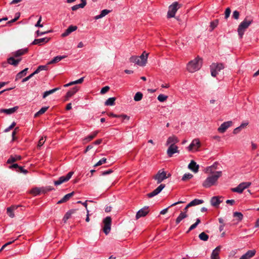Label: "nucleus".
Listing matches in <instances>:
<instances>
[{
    "label": "nucleus",
    "instance_id": "1",
    "mask_svg": "<svg viewBox=\"0 0 259 259\" xmlns=\"http://www.w3.org/2000/svg\"><path fill=\"white\" fill-rule=\"evenodd\" d=\"M222 175V171L221 170H219L218 171H216L214 175H211V176H208L203 182V187L207 188L214 185L218 181V179L221 177Z\"/></svg>",
    "mask_w": 259,
    "mask_h": 259
},
{
    "label": "nucleus",
    "instance_id": "2",
    "mask_svg": "<svg viewBox=\"0 0 259 259\" xmlns=\"http://www.w3.org/2000/svg\"><path fill=\"white\" fill-rule=\"evenodd\" d=\"M253 19L249 17H246L240 23L237 28L238 35L240 38L243 37L244 32L249 26L252 23Z\"/></svg>",
    "mask_w": 259,
    "mask_h": 259
},
{
    "label": "nucleus",
    "instance_id": "3",
    "mask_svg": "<svg viewBox=\"0 0 259 259\" xmlns=\"http://www.w3.org/2000/svg\"><path fill=\"white\" fill-rule=\"evenodd\" d=\"M148 54L144 52L140 56H132L130 58L131 62L134 63L138 65L143 66H145L147 63Z\"/></svg>",
    "mask_w": 259,
    "mask_h": 259
},
{
    "label": "nucleus",
    "instance_id": "4",
    "mask_svg": "<svg viewBox=\"0 0 259 259\" xmlns=\"http://www.w3.org/2000/svg\"><path fill=\"white\" fill-rule=\"evenodd\" d=\"M202 60L199 58H196L191 61L187 64V69L190 72H194L201 67Z\"/></svg>",
    "mask_w": 259,
    "mask_h": 259
},
{
    "label": "nucleus",
    "instance_id": "5",
    "mask_svg": "<svg viewBox=\"0 0 259 259\" xmlns=\"http://www.w3.org/2000/svg\"><path fill=\"white\" fill-rule=\"evenodd\" d=\"M224 68V65L222 63H212L210 65L211 74L213 77H215L219 71Z\"/></svg>",
    "mask_w": 259,
    "mask_h": 259
},
{
    "label": "nucleus",
    "instance_id": "6",
    "mask_svg": "<svg viewBox=\"0 0 259 259\" xmlns=\"http://www.w3.org/2000/svg\"><path fill=\"white\" fill-rule=\"evenodd\" d=\"M251 183L249 182H242L238 185L236 187L231 189V191L234 192H237L238 193H242L244 190L248 188Z\"/></svg>",
    "mask_w": 259,
    "mask_h": 259
},
{
    "label": "nucleus",
    "instance_id": "7",
    "mask_svg": "<svg viewBox=\"0 0 259 259\" xmlns=\"http://www.w3.org/2000/svg\"><path fill=\"white\" fill-rule=\"evenodd\" d=\"M178 6L179 4L178 2H174L169 6L167 12V18H170L175 17L177 10L179 8Z\"/></svg>",
    "mask_w": 259,
    "mask_h": 259
},
{
    "label": "nucleus",
    "instance_id": "8",
    "mask_svg": "<svg viewBox=\"0 0 259 259\" xmlns=\"http://www.w3.org/2000/svg\"><path fill=\"white\" fill-rule=\"evenodd\" d=\"M153 179L157 181V184H160L167 179L166 173L163 169H160L153 177Z\"/></svg>",
    "mask_w": 259,
    "mask_h": 259
},
{
    "label": "nucleus",
    "instance_id": "9",
    "mask_svg": "<svg viewBox=\"0 0 259 259\" xmlns=\"http://www.w3.org/2000/svg\"><path fill=\"white\" fill-rule=\"evenodd\" d=\"M103 231L106 235L109 233L111 230V218L110 217H106L103 220Z\"/></svg>",
    "mask_w": 259,
    "mask_h": 259
},
{
    "label": "nucleus",
    "instance_id": "10",
    "mask_svg": "<svg viewBox=\"0 0 259 259\" xmlns=\"http://www.w3.org/2000/svg\"><path fill=\"white\" fill-rule=\"evenodd\" d=\"M73 174V171H70L66 176L60 177L58 180L54 181L55 185L58 186L64 182H67L71 178Z\"/></svg>",
    "mask_w": 259,
    "mask_h": 259
},
{
    "label": "nucleus",
    "instance_id": "11",
    "mask_svg": "<svg viewBox=\"0 0 259 259\" xmlns=\"http://www.w3.org/2000/svg\"><path fill=\"white\" fill-rule=\"evenodd\" d=\"M219 163L217 162H215L212 165L209 166H207L205 168V172L211 175H214L217 171L216 170L218 169V165Z\"/></svg>",
    "mask_w": 259,
    "mask_h": 259
},
{
    "label": "nucleus",
    "instance_id": "12",
    "mask_svg": "<svg viewBox=\"0 0 259 259\" xmlns=\"http://www.w3.org/2000/svg\"><path fill=\"white\" fill-rule=\"evenodd\" d=\"M149 209L148 206H145L144 207L140 209L136 215V220H138L140 218L145 217L149 212Z\"/></svg>",
    "mask_w": 259,
    "mask_h": 259
},
{
    "label": "nucleus",
    "instance_id": "13",
    "mask_svg": "<svg viewBox=\"0 0 259 259\" xmlns=\"http://www.w3.org/2000/svg\"><path fill=\"white\" fill-rule=\"evenodd\" d=\"M177 153H179L178 147L177 145L174 144H172V145H169V147L167 150V155L169 157H171L172 156L173 154Z\"/></svg>",
    "mask_w": 259,
    "mask_h": 259
},
{
    "label": "nucleus",
    "instance_id": "14",
    "mask_svg": "<svg viewBox=\"0 0 259 259\" xmlns=\"http://www.w3.org/2000/svg\"><path fill=\"white\" fill-rule=\"evenodd\" d=\"M165 187L164 184H160L156 189L153 190L151 193L147 194V196L149 198H152L157 194H158Z\"/></svg>",
    "mask_w": 259,
    "mask_h": 259
},
{
    "label": "nucleus",
    "instance_id": "15",
    "mask_svg": "<svg viewBox=\"0 0 259 259\" xmlns=\"http://www.w3.org/2000/svg\"><path fill=\"white\" fill-rule=\"evenodd\" d=\"M200 146V143L198 139H194L189 146L188 147L189 151H191L193 149L197 150Z\"/></svg>",
    "mask_w": 259,
    "mask_h": 259
},
{
    "label": "nucleus",
    "instance_id": "16",
    "mask_svg": "<svg viewBox=\"0 0 259 259\" xmlns=\"http://www.w3.org/2000/svg\"><path fill=\"white\" fill-rule=\"evenodd\" d=\"M232 124L231 121L224 122L218 128V131L221 133H224L228 128L231 126Z\"/></svg>",
    "mask_w": 259,
    "mask_h": 259
},
{
    "label": "nucleus",
    "instance_id": "17",
    "mask_svg": "<svg viewBox=\"0 0 259 259\" xmlns=\"http://www.w3.org/2000/svg\"><path fill=\"white\" fill-rule=\"evenodd\" d=\"M221 249V246H218L213 250L210 256L211 259H221L219 256Z\"/></svg>",
    "mask_w": 259,
    "mask_h": 259
},
{
    "label": "nucleus",
    "instance_id": "18",
    "mask_svg": "<svg viewBox=\"0 0 259 259\" xmlns=\"http://www.w3.org/2000/svg\"><path fill=\"white\" fill-rule=\"evenodd\" d=\"M77 28V27L76 26L70 25L65 31V32L61 34V36L63 37H66L69 35L71 32L75 31Z\"/></svg>",
    "mask_w": 259,
    "mask_h": 259
},
{
    "label": "nucleus",
    "instance_id": "19",
    "mask_svg": "<svg viewBox=\"0 0 259 259\" xmlns=\"http://www.w3.org/2000/svg\"><path fill=\"white\" fill-rule=\"evenodd\" d=\"M99 133V131H96L91 133L90 135L84 138L83 140V144H85L92 140Z\"/></svg>",
    "mask_w": 259,
    "mask_h": 259
},
{
    "label": "nucleus",
    "instance_id": "20",
    "mask_svg": "<svg viewBox=\"0 0 259 259\" xmlns=\"http://www.w3.org/2000/svg\"><path fill=\"white\" fill-rule=\"evenodd\" d=\"M28 52L27 48H24L18 50L13 53V55L14 57L18 58L20 56L23 55L27 53Z\"/></svg>",
    "mask_w": 259,
    "mask_h": 259
},
{
    "label": "nucleus",
    "instance_id": "21",
    "mask_svg": "<svg viewBox=\"0 0 259 259\" xmlns=\"http://www.w3.org/2000/svg\"><path fill=\"white\" fill-rule=\"evenodd\" d=\"M188 168L194 172H197L199 169V165L193 160H192L188 165Z\"/></svg>",
    "mask_w": 259,
    "mask_h": 259
},
{
    "label": "nucleus",
    "instance_id": "22",
    "mask_svg": "<svg viewBox=\"0 0 259 259\" xmlns=\"http://www.w3.org/2000/svg\"><path fill=\"white\" fill-rule=\"evenodd\" d=\"M21 60V58H18L15 59L14 57H11L8 59L7 62L10 65L17 66Z\"/></svg>",
    "mask_w": 259,
    "mask_h": 259
},
{
    "label": "nucleus",
    "instance_id": "23",
    "mask_svg": "<svg viewBox=\"0 0 259 259\" xmlns=\"http://www.w3.org/2000/svg\"><path fill=\"white\" fill-rule=\"evenodd\" d=\"M78 90L77 87H75L69 91L65 96V101L68 100L70 97L74 95Z\"/></svg>",
    "mask_w": 259,
    "mask_h": 259
},
{
    "label": "nucleus",
    "instance_id": "24",
    "mask_svg": "<svg viewBox=\"0 0 259 259\" xmlns=\"http://www.w3.org/2000/svg\"><path fill=\"white\" fill-rule=\"evenodd\" d=\"M179 142L178 139L175 136H172L169 137L166 141V145H172V144L175 145Z\"/></svg>",
    "mask_w": 259,
    "mask_h": 259
},
{
    "label": "nucleus",
    "instance_id": "25",
    "mask_svg": "<svg viewBox=\"0 0 259 259\" xmlns=\"http://www.w3.org/2000/svg\"><path fill=\"white\" fill-rule=\"evenodd\" d=\"M50 38L48 37H44L38 39H35L32 42V45H40L43 43H46L49 41Z\"/></svg>",
    "mask_w": 259,
    "mask_h": 259
},
{
    "label": "nucleus",
    "instance_id": "26",
    "mask_svg": "<svg viewBox=\"0 0 259 259\" xmlns=\"http://www.w3.org/2000/svg\"><path fill=\"white\" fill-rule=\"evenodd\" d=\"M22 159V157L20 155H11L9 158L7 160L8 163H12L17 161L20 160Z\"/></svg>",
    "mask_w": 259,
    "mask_h": 259
},
{
    "label": "nucleus",
    "instance_id": "27",
    "mask_svg": "<svg viewBox=\"0 0 259 259\" xmlns=\"http://www.w3.org/2000/svg\"><path fill=\"white\" fill-rule=\"evenodd\" d=\"M66 57V56L63 55V56H57L55 57H54L51 61L47 63V65H50L52 64L56 63L57 62H59L61 60L65 58Z\"/></svg>",
    "mask_w": 259,
    "mask_h": 259
},
{
    "label": "nucleus",
    "instance_id": "28",
    "mask_svg": "<svg viewBox=\"0 0 259 259\" xmlns=\"http://www.w3.org/2000/svg\"><path fill=\"white\" fill-rule=\"evenodd\" d=\"M210 203L212 206L217 207L221 203V201L218 197L213 196L211 199Z\"/></svg>",
    "mask_w": 259,
    "mask_h": 259
},
{
    "label": "nucleus",
    "instance_id": "29",
    "mask_svg": "<svg viewBox=\"0 0 259 259\" xmlns=\"http://www.w3.org/2000/svg\"><path fill=\"white\" fill-rule=\"evenodd\" d=\"M74 192H72L71 193H68L65 195L61 200H60L57 204H60L62 203L66 202L72 196L74 195Z\"/></svg>",
    "mask_w": 259,
    "mask_h": 259
},
{
    "label": "nucleus",
    "instance_id": "30",
    "mask_svg": "<svg viewBox=\"0 0 259 259\" xmlns=\"http://www.w3.org/2000/svg\"><path fill=\"white\" fill-rule=\"evenodd\" d=\"M18 109V106H15L9 109H3L1 110L2 112H4L7 114H11L14 113Z\"/></svg>",
    "mask_w": 259,
    "mask_h": 259
},
{
    "label": "nucleus",
    "instance_id": "31",
    "mask_svg": "<svg viewBox=\"0 0 259 259\" xmlns=\"http://www.w3.org/2000/svg\"><path fill=\"white\" fill-rule=\"evenodd\" d=\"M27 70L28 68H26L24 70L19 72L16 76L15 81L19 80V79L22 78L24 76L26 75Z\"/></svg>",
    "mask_w": 259,
    "mask_h": 259
},
{
    "label": "nucleus",
    "instance_id": "32",
    "mask_svg": "<svg viewBox=\"0 0 259 259\" xmlns=\"http://www.w3.org/2000/svg\"><path fill=\"white\" fill-rule=\"evenodd\" d=\"M188 217V215L187 213H186V212H183L182 211L179 215L178 217V218L176 219V223L177 224H179L181 221L183 220L184 219L187 218Z\"/></svg>",
    "mask_w": 259,
    "mask_h": 259
},
{
    "label": "nucleus",
    "instance_id": "33",
    "mask_svg": "<svg viewBox=\"0 0 259 259\" xmlns=\"http://www.w3.org/2000/svg\"><path fill=\"white\" fill-rule=\"evenodd\" d=\"M17 208V207L15 206H12L8 207L7 209V212L8 215L11 218L14 217L15 214L13 212V211L15 209H16Z\"/></svg>",
    "mask_w": 259,
    "mask_h": 259
},
{
    "label": "nucleus",
    "instance_id": "34",
    "mask_svg": "<svg viewBox=\"0 0 259 259\" xmlns=\"http://www.w3.org/2000/svg\"><path fill=\"white\" fill-rule=\"evenodd\" d=\"M203 202V200L195 199L191 201L189 203H188V206H193L197 205L202 204Z\"/></svg>",
    "mask_w": 259,
    "mask_h": 259
},
{
    "label": "nucleus",
    "instance_id": "35",
    "mask_svg": "<svg viewBox=\"0 0 259 259\" xmlns=\"http://www.w3.org/2000/svg\"><path fill=\"white\" fill-rule=\"evenodd\" d=\"M110 12V10H108L107 9L103 10L101 12V13L100 15H97L95 17V19L98 20L99 19L102 18L103 17L105 16L106 15H107Z\"/></svg>",
    "mask_w": 259,
    "mask_h": 259
},
{
    "label": "nucleus",
    "instance_id": "36",
    "mask_svg": "<svg viewBox=\"0 0 259 259\" xmlns=\"http://www.w3.org/2000/svg\"><path fill=\"white\" fill-rule=\"evenodd\" d=\"M76 211V209H71L68 211L63 217V221L65 222L68 219H69L71 215L74 213Z\"/></svg>",
    "mask_w": 259,
    "mask_h": 259
},
{
    "label": "nucleus",
    "instance_id": "37",
    "mask_svg": "<svg viewBox=\"0 0 259 259\" xmlns=\"http://www.w3.org/2000/svg\"><path fill=\"white\" fill-rule=\"evenodd\" d=\"M59 90V88H54L53 89L50 90L49 91H46L44 92V93L43 94L42 98L44 99L46 98L49 95L54 93L56 91H57Z\"/></svg>",
    "mask_w": 259,
    "mask_h": 259
},
{
    "label": "nucleus",
    "instance_id": "38",
    "mask_svg": "<svg viewBox=\"0 0 259 259\" xmlns=\"http://www.w3.org/2000/svg\"><path fill=\"white\" fill-rule=\"evenodd\" d=\"M115 97L109 98L105 102V105L106 106H113L115 105Z\"/></svg>",
    "mask_w": 259,
    "mask_h": 259
},
{
    "label": "nucleus",
    "instance_id": "39",
    "mask_svg": "<svg viewBox=\"0 0 259 259\" xmlns=\"http://www.w3.org/2000/svg\"><path fill=\"white\" fill-rule=\"evenodd\" d=\"M184 202L182 201H178L177 202H175V203H172V204H171L170 206H169L168 207L166 208H164L163 209H162L160 213L161 214H165L167 211V210L168 209V208H169L170 207H172V206H175L177 204H180V203H183Z\"/></svg>",
    "mask_w": 259,
    "mask_h": 259
},
{
    "label": "nucleus",
    "instance_id": "40",
    "mask_svg": "<svg viewBox=\"0 0 259 259\" xmlns=\"http://www.w3.org/2000/svg\"><path fill=\"white\" fill-rule=\"evenodd\" d=\"M49 108V107H43L38 112L34 114V117H36L40 115L44 114Z\"/></svg>",
    "mask_w": 259,
    "mask_h": 259
},
{
    "label": "nucleus",
    "instance_id": "41",
    "mask_svg": "<svg viewBox=\"0 0 259 259\" xmlns=\"http://www.w3.org/2000/svg\"><path fill=\"white\" fill-rule=\"evenodd\" d=\"M143 98V94L140 92H138L136 93L134 97V100L135 101H140L142 100Z\"/></svg>",
    "mask_w": 259,
    "mask_h": 259
},
{
    "label": "nucleus",
    "instance_id": "42",
    "mask_svg": "<svg viewBox=\"0 0 259 259\" xmlns=\"http://www.w3.org/2000/svg\"><path fill=\"white\" fill-rule=\"evenodd\" d=\"M48 65H40L34 71V73L37 74L42 70H46L48 69Z\"/></svg>",
    "mask_w": 259,
    "mask_h": 259
},
{
    "label": "nucleus",
    "instance_id": "43",
    "mask_svg": "<svg viewBox=\"0 0 259 259\" xmlns=\"http://www.w3.org/2000/svg\"><path fill=\"white\" fill-rule=\"evenodd\" d=\"M199 238L202 241H206L208 239V235L204 232H202L199 235Z\"/></svg>",
    "mask_w": 259,
    "mask_h": 259
},
{
    "label": "nucleus",
    "instance_id": "44",
    "mask_svg": "<svg viewBox=\"0 0 259 259\" xmlns=\"http://www.w3.org/2000/svg\"><path fill=\"white\" fill-rule=\"evenodd\" d=\"M200 223V220L199 219H196V222L193 224V225H192L190 228H189L188 231H187V233H188L189 232L191 231V230L194 229L195 228H196V227L197 226V225Z\"/></svg>",
    "mask_w": 259,
    "mask_h": 259
},
{
    "label": "nucleus",
    "instance_id": "45",
    "mask_svg": "<svg viewBox=\"0 0 259 259\" xmlns=\"http://www.w3.org/2000/svg\"><path fill=\"white\" fill-rule=\"evenodd\" d=\"M233 217L237 218L238 221H240L242 220L243 216L242 213L236 211L233 213Z\"/></svg>",
    "mask_w": 259,
    "mask_h": 259
},
{
    "label": "nucleus",
    "instance_id": "46",
    "mask_svg": "<svg viewBox=\"0 0 259 259\" xmlns=\"http://www.w3.org/2000/svg\"><path fill=\"white\" fill-rule=\"evenodd\" d=\"M193 177V175L190 173L185 174L183 175L182 180L183 181L191 179Z\"/></svg>",
    "mask_w": 259,
    "mask_h": 259
},
{
    "label": "nucleus",
    "instance_id": "47",
    "mask_svg": "<svg viewBox=\"0 0 259 259\" xmlns=\"http://www.w3.org/2000/svg\"><path fill=\"white\" fill-rule=\"evenodd\" d=\"M167 99V96L163 94H160L157 97L158 100L161 102L165 101Z\"/></svg>",
    "mask_w": 259,
    "mask_h": 259
},
{
    "label": "nucleus",
    "instance_id": "48",
    "mask_svg": "<svg viewBox=\"0 0 259 259\" xmlns=\"http://www.w3.org/2000/svg\"><path fill=\"white\" fill-rule=\"evenodd\" d=\"M31 193L35 196L38 195L40 193V190L38 188H35L31 190Z\"/></svg>",
    "mask_w": 259,
    "mask_h": 259
},
{
    "label": "nucleus",
    "instance_id": "49",
    "mask_svg": "<svg viewBox=\"0 0 259 259\" xmlns=\"http://www.w3.org/2000/svg\"><path fill=\"white\" fill-rule=\"evenodd\" d=\"M218 24V20H216L215 21H212L210 22V27L211 28V30H213Z\"/></svg>",
    "mask_w": 259,
    "mask_h": 259
},
{
    "label": "nucleus",
    "instance_id": "50",
    "mask_svg": "<svg viewBox=\"0 0 259 259\" xmlns=\"http://www.w3.org/2000/svg\"><path fill=\"white\" fill-rule=\"evenodd\" d=\"M84 7L80 3L78 5H74L71 7L72 11H76L79 8H83Z\"/></svg>",
    "mask_w": 259,
    "mask_h": 259
},
{
    "label": "nucleus",
    "instance_id": "51",
    "mask_svg": "<svg viewBox=\"0 0 259 259\" xmlns=\"http://www.w3.org/2000/svg\"><path fill=\"white\" fill-rule=\"evenodd\" d=\"M106 162V158H103L101 160H100L96 164L94 165V167H96L99 165H102L103 163H105Z\"/></svg>",
    "mask_w": 259,
    "mask_h": 259
},
{
    "label": "nucleus",
    "instance_id": "52",
    "mask_svg": "<svg viewBox=\"0 0 259 259\" xmlns=\"http://www.w3.org/2000/svg\"><path fill=\"white\" fill-rule=\"evenodd\" d=\"M51 31H52V30H49V31H44V32H40L39 30H37L35 32V34H36V36H41V35H42L45 34H47Z\"/></svg>",
    "mask_w": 259,
    "mask_h": 259
},
{
    "label": "nucleus",
    "instance_id": "53",
    "mask_svg": "<svg viewBox=\"0 0 259 259\" xmlns=\"http://www.w3.org/2000/svg\"><path fill=\"white\" fill-rule=\"evenodd\" d=\"M239 15H240L239 12L236 10L234 11L233 12L232 17L233 18H234L236 20H237L239 19Z\"/></svg>",
    "mask_w": 259,
    "mask_h": 259
},
{
    "label": "nucleus",
    "instance_id": "54",
    "mask_svg": "<svg viewBox=\"0 0 259 259\" xmlns=\"http://www.w3.org/2000/svg\"><path fill=\"white\" fill-rule=\"evenodd\" d=\"M35 74V73H34V72H33L32 73H31V74H30L29 75H28V76L24 78L22 80V82H25L27 81H28L29 79H30L31 77H32Z\"/></svg>",
    "mask_w": 259,
    "mask_h": 259
},
{
    "label": "nucleus",
    "instance_id": "55",
    "mask_svg": "<svg viewBox=\"0 0 259 259\" xmlns=\"http://www.w3.org/2000/svg\"><path fill=\"white\" fill-rule=\"evenodd\" d=\"M41 19H42V17L41 16H40L37 23L35 24V27H43V25L40 23Z\"/></svg>",
    "mask_w": 259,
    "mask_h": 259
},
{
    "label": "nucleus",
    "instance_id": "56",
    "mask_svg": "<svg viewBox=\"0 0 259 259\" xmlns=\"http://www.w3.org/2000/svg\"><path fill=\"white\" fill-rule=\"evenodd\" d=\"M109 87L108 86H105L102 88L100 93L102 94H104L109 90Z\"/></svg>",
    "mask_w": 259,
    "mask_h": 259
},
{
    "label": "nucleus",
    "instance_id": "57",
    "mask_svg": "<svg viewBox=\"0 0 259 259\" xmlns=\"http://www.w3.org/2000/svg\"><path fill=\"white\" fill-rule=\"evenodd\" d=\"M230 13H231V10L229 8H228L226 9L225 10V19H227L229 16H230Z\"/></svg>",
    "mask_w": 259,
    "mask_h": 259
},
{
    "label": "nucleus",
    "instance_id": "58",
    "mask_svg": "<svg viewBox=\"0 0 259 259\" xmlns=\"http://www.w3.org/2000/svg\"><path fill=\"white\" fill-rule=\"evenodd\" d=\"M16 125V123L15 122H13L12 124L7 128L5 130V132H8L10 131L11 129H12Z\"/></svg>",
    "mask_w": 259,
    "mask_h": 259
},
{
    "label": "nucleus",
    "instance_id": "59",
    "mask_svg": "<svg viewBox=\"0 0 259 259\" xmlns=\"http://www.w3.org/2000/svg\"><path fill=\"white\" fill-rule=\"evenodd\" d=\"M17 171L23 173L24 174H26L28 172V171L26 169H24L23 167L20 166L18 168V169L17 170Z\"/></svg>",
    "mask_w": 259,
    "mask_h": 259
},
{
    "label": "nucleus",
    "instance_id": "60",
    "mask_svg": "<svg viewBox=\"0 0 259 259\" xmlns=\"http://www.w3.org/2000/svg\"><path fill=\"white\" fill-rule=\"evenodd\" d=\"M45 142V140H44L43 137H41V138L38 141L37 146L38 147H40L44 144Z\"/></svg>",
    "mask_w": 259,
    "mask_h": 259
},
{
    "label": "nucleus",
    "instance_id": "61",
    "mask_svg": "<svg viewBox=\"0 0 259 259\" xmlns=\"http://www.w3.org/2000/svg\"><path fill=\"white\" fill-rule=\"evenodd\" d=\"M119 118H122L123 120H129L130 117V116H127V115H125V114H120L119 115Z\"/></svg>",
    "mask_w": 259,
    "mask_h": 259
},
{
    "label": "nucleus",
    "instance_id": "62",
    "mask_svg": "<svg viewBox=\"0 0 259 259\" xmlns=\"http://www.w3.org/2000/svg\"><path fill=\"white\" fill-rule=\"evenodd\" d=\"M112 171H113L111 169H108L107 170L102 171V175H103V176L107 175L112 173Z\"/></svg>",
    "mask_w": 259,
    "mask_h": 259
},
{
    "label": "nucleus",
    "instance_id": "63",
    "mask_svg": "<svg viewBox=\"0 0 259 259\" xmlns=\"http://www.w3.org/2000/svg\"><path fill=\"white\" fill-rule=\"evenodd\" d=\"M14 241V240H13L12 241H10V242H7V243L5 244L4 245H3L2 248L0 249V251H1L2 250H3L7 245L12 244Z\"/></svg>",
    "mask_w": 259,
    "mask_h": 259
},
{
    "label": "nucleus",
    "instance_id": "64",
    "mask_svg": "<svg viewBox=\"0 0 259 259\" xmlns=\"http://www.w3.org/2000/svg\"><path fill=\"white\" fill-rule=\"evenodd\" d=\"M19 167V166L17 163H14L12 164L9 166V168L11 169H14V168H18Z\"/></svg>",
    "mask_w": 259,
    "mask_h": 259
}]
</instances>
